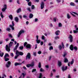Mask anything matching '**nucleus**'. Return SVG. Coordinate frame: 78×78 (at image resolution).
Here are the masks:
<instances>
[{"label":"nucleus","instance_id":"1","mask_svg":"<svg viewBox=\"0 0 78 78\" xmlns=\"http://www.w3.org/2000/svg\"><path fill=\"white\" fill-rule=\"evenodd\" d=\"M13 44V42H10L9 44V46L8 45H6L5 46V49L7 51H10V48L12 46V44Z\"/></svg>","mask_w":78,"mask_h":78},{"label":"nucleus","instance_id":"2","mask_svg":"<svg viewBox=\"0 0 78 78\" xmlns=\"http://www.w3.org/2000/svg\"><path fill=\"white\" fill-rule=\"evenodd\" d=\"M16 55H18L20 56H23V53L21 51H19L18 50H17L16 51Z\"/></svg>","mask_w":78,"mask_h":78},{"label":"nucleus","instance_id":"3","mask_svg":"<svg viewBox=\"0 0 78 78\" xmlns=\"http://www.w3.org/2000/svg\"><path fill=\"white\" fill-rule=\"evenodd\" d=\"M34 62H33L31 64H28L27 65V67L29 68V67H34Z\"/></svg>","mask_w":78,"mask_h":78},{"label":"nucleus","instance_id":"4","mask_svg":"<svg viewBox=\"0 0 78 78\" xmlns=\"http://www.w3.org/2000/svg\"><path fill=\"white\" fill-rule=\"evenodd\" d=\"M30 58H31V54H30V53H27V55L26 56V60H27L28 59H30Z\"/></svg>","mask_w":78,"mask_h":78},{"label":"nucleus","instance_id":"5","mask_svg":"<svg viewBox=\"0 0 78 78\" xmlns=\"http://www.w3.org/2000/svg\"><path fill=\"white\" fill-rule=\"evenodd\" d=\"M68 38L69 39V41L71 43L73 42V37L72 35H69Z\"/></svg>","mask_w":78,"mask_h":78},{"label":"nucleus","instance_id":"6","mask_svg":"<svg viewBox=\"0 0 78 78\" xmlns=\"http://www.w3.org/2000/svg\"><path fill=\"white\" fill-rule=\"evenodd\" d=\"M24 32H25V31H24V30H20V31L19 32L18 34L17 35L18 37H20V35L22 34V33H24Z\"/></svg>","mask_w":78,"mask_h":78},{"label":"nucleus","instance_id":"7","mask_svg":"<svg viewBox=\"0 0 78 78\" xmlns=\"http://www.w3.org/2000/svg\"><path fill=\"white\" fill-rule=\"evenodd\" d=\"M12 25H10L9 27L11 28L12 30H14V21H12Z\"/></svg>","mask_w":78,"mask_h":78},{"label":"nucleus","instance_id":"8","mask_svg":"<svg viewBox=\"0 0 78 78\" xmlns=\"http://www.w3.org/2000/svg\"><path fill=\"white\" fill-rule=\"evenodd\" d=\"M36 37L37 38V39L36 40V42L37 44H39L41 42V40H38L39 38V36L38 35H37L36 36Z\"/></svg>","mask_w":78,"mask_h":78},{"label":"nucleus","instance_id":"9","mask_svg":"<svg viewBox=\"0 0 78 78\" xmlns=\"http://www.w3.org/2000/svg\"><path fill=\"white\" fill-rule=\"evenodd\" d=\"M11 62L9 61L7 62V63L6 64V67L7 68H8L10 66V65L11 64Z\"/></svg>","mask_w":78,"mask_h":78},{"label":"nucleus","instance_id":"10","mask_svg":"<svg viewBox=\"0 0 78 78\" xmlns=\"http://www.w3.org/2000/svg\"><path fill=\"white\" fill-rule=\"evenodd\" d=\"M41 9H43L44 8V2H42L41 4Z\"/></svg>","mask_w":78,"mask_h":78},{"label":"nucleus","instance_id":"11","mask_svg":"<svg viewBox=\"0 0 78 78\" xmlns=\"http://www.w3.org/2000/svg\"><path fill=\"white\" fill-rule=\"evenodd\" d=\"M22 63L20 62H16L15 63V66H20V65H22Z\"/></svg>","mask_w":78,"mask_h":78},{"label":"nucleus","instance_id":"12","mask_svg":"<svg viewBox=\"0 0 78 78\" xmlns=\"http://www.w3.org/2000/svg\"><path fill=\"white\" fill-rule=\"evenodd\" d=\"M19 46V43H17L16 45V46L15 47L14 49V51H15V50H16L17 49V48H18V47Z\"/></svg>","mask_w":78,"mask_h":78},{"label":"nucleus","instance_id":"13","mask_svg":"<svg viewBox=\"0 0 78 78\" xmlns=\"http://www.w3.org/2000/svg\"><path fill=\"white\" fill-rule=\"evenodd\" d=\"M62 71H63V72H64V71H65V70H67V66H66L65 68H64V66H63L62 67Z\"/></svg>","mask_w":78,"mask_h":78},{"label":"nucleus","instance_id":"14","mask_svg":"<svg viewBox=\"0 0 78 78\" xmlns=\"http://www.w3.org/2000/svg\"><path fill=\"white\" fill-rule=\"evenodd\" d=\"M26 47L27 48H30L31 46V45L30 44H27L26 46Z\"/></svg>","mask_w":78,"mask_h":78},{"label":"nucleus","instance_id":"15","mask_svg":"<svg viewBox=\"0 0 78 78\" xmlns=\"http://www.w3.org/2000/svg\"><path fill=\"white\" fill-rule=\"evenodd\" d=\"M69 48L71 50H72V51H73L74 50V48H73V44H71Z\"/></svg>","mask_w":78,"mask_h":78},{"label":"nucleus","instance_id":"16","mask_svg":"<svg viewBox=\"0 0 78 78\" xmlns=\"http://www.w3.org/2000/svg\"><path fill=\"white\" fill-rule=\"evenodd\" d=\"M58 65L59 67H61L62 66V62L59 60L58 61Z\"/></svg>","mask_w":78,"mask_h":78},{"label":"nucleus","instance_id":"17","mask_svg":"<svg viewBox=\"0 0 78 78\" xmlns=\"http://www.w3.org/2000/svg\"><path fill=\"white\" fill-rule=\"evenodd\" d=\"M59 33H60V31L59 30H57L55 32V34L57 36H59Z\"/></svg>","mask_w":78,"mask_h":78},{"label":"nucleus","instance_id":"18","mask_svg":"<svg viewBox=\"0 0 78 78\" xmlns=\"http://www.w3.org/2000/svg\"><path fill=\"white\" fill-rule=\"evenodd\" d=\"M64 62H65V63H67V62H69V60H68V59H67V58H64Z\"/></svg>","mask_w":78,"mask_h":78},{"label":"nucleus","instance_id":"19","mask_svg":"<svg viewBox=\"0 0 78 78\" xmlns=\"http://www.w3.org/2000/svg\"><path fill=\"white\" fill-rule=\"evenodd\" d=\"M21 11L22 10L21 9V8H19L18 10L16 11L17 13H19L20 12H21Z\"/></svg>","mask_w":78,"mask_h":78},{"label":"nucleus","instance_id":"20","mask_svg":"<svg viewBox=\"0 0 78 78\" xmlns=\"http://www.w3.org/2000/svg\"><path fill=\"white\" fill-rule=\"evenodd\" d=\"M33 17V14L32 13H30L29 15V18L30 19H32Z\"/></svg>","mask_w":78,"mask_h":78},{"label":"nucleus","instance_id":"21","mask_svg":"<svg viewBox=\"0 0 78 78\" xmlns=\"http://www.w3.org/2000/svg\"><path fill=\"white\" fill-rule=\"evenodd\" d=\"M19 18L17 17H16L15 18V20L16 22H19Z\"/></svg>","mask_w":78,"mask_h":78},{"label":"nucleus","instance_id":"22","mask_svg":"<svg viewBox=\"0 0 78 78\" xmlns=\"http://www.w3.org/2000/svg\"><path fill=\"white\" fill-rule=\"evenodd\" d=\"M9 17L11 19V20H12V19H13V16H12V15H10L9 16Z\"/></svg>","mask_w":78,"mask_h":78},{"label":"nucleus","instance_id":"23","mask_svg":"<svg viewBox=\"0 0 78 78\" xmlns=\"http://www.w3.org/2000/svg\"><path fill=\"white\" fill-rule=\"evenodd\" d=\"M9 57V54H8V53H6L4 57V58H6V57Z\"/></svg>","mask_w":78,"mask_h":78},{"label":"nucleus","instance_id":"24","mask_svg":"<svg viewBox=\"0 0 78 78\" xmlns=\"http://www.w3.org/2000/svg\"><path fill=\"white\" fill-rule=\"evenodd\" d=\"M3 55H4V53L1 52L0 53V57H3Z\"/></svg>","mask_w":78,"mask_h":78},{"label":"nucleus","instance_id":"25","mask_svg":"<svg viewBox=\"0 0 78 78\" xmlns=\"http://www.w3.org/2000/svg\"><path fill=\"white\" fill-rule=\"evenodd\" d=\"M42 73H40V76L39 77V78H42ZM43 78H45V77H44Z\"/></svg>","mask_w":78,"mask_h":78},{"label":"nucleus","instance_id":"26","mask_svg":"<svg viewBox=\"0 0 78 78\" xmlns=\"http://www.w3.org/2000/svg\"><path fill=\"white\" fill-rule=\"evenodd\" d=\"M74 63V59H72V61L70 62L71 65H72V64H73Z\"/></svg>","mask_w":78,"mask_h":78},{"label":"nucleus","instance_id":"27","mask_svg":"<svg viewBox=\"0 0 78 78\" xmlns=\"http://www.w3.org/2000/svg\"><path fill=\"white\" fill-rule=\"evenodd\" d=\"M26 9L29 11V12H31V9H30V8L28 7Z\"/></svg>","mask_w":78,"mask_h":78},{"label":"nucleus","instance_id":"28","mask_svg":"<svg viewBox=\"0 0 78 78\" xmlns=\"http://www.w3.org/2000/svg\"><path fill=\"white\" fill-rule=\"evenodd\" d=\"M5 59V61H9V58H6V57H4Z\"/></svg>","mask_w":78,"mask_h":78},{"label":"nucleus","instance_id":"29","mask_svg":"<svg viewBox=\"0 0 78 78\" xmlns=\"http://www.w3.org/2000/svg\"><path fill=\"white\" fill-rule=\"evenodd\" d=\"M58 27H62V24L61 23H59L58 25Z\"/></svg>","mask_w":78,"mask_h":78},{"label":"nucleus","instance_id":"30","mask_svg":"<svg viewBox=\"0 0 78 78\" xmlns=\"http://www.w3.org/2000/svg\"><path fill=\"white\" fill-rule=\"evenodd\" d=\"M70 17H71V16H70L69 15V14L68 13L67 15V19H70Z\"/></svg>","mask_w":78,"mask_h":78},{"label":"nucleus","instance_id":"31","mask_svg":"<svg viewBox=\"0 0 78 78\" xmlns=\"http://www.w3.org/2000/svg\"><path fill=\"white\" fill-rule=\"evenodd\" d=\"M0 16L2 17V18H3L4 17L3 15V12H1L0 13Z\"/></svg>","mask_w":78,"mask_h":78},{"label":"nucleus","instance_id":"32","mask_svg":"<svg viewBox=\"0 0 78 78\" xmlns=\"http://www.w3.org/2000/svg\"><path fill=\"white\" fill-rule=\"evenodd\" d=\"M70 5L74 6H75V3H73V2H71L70 3Z\"/></svg>","mask_w":78,"mask_h":78},{"label":"nucleus","instance_id":"33","mask_svg":"<svg viewBox=\"0 0 78 78\" xmlns=\"http://www.w3.org/2000/svg\"><path fill=\"white\" fill-rule=\"evenodd\" d=\"M38 67L39 68H41V63L39 62L38 64Z\"/></svg>","mask_w":78,"mask_h":78},{"label":"nucleus","instance_id":"34","mask_svg":"<svg viewBox=\"0 0 78 78\" xmlns=\"http://www.w3.org/2000/svg\"><path fill=\"white\" fill-rule=\"evenodd\" d=\"M19 49L21 50H22L23 49V46H21L19 47Z\"/></svg>","mask_w":78,"mask_h":78},{"label":"nucleus","instance_id":"35","mask_svg":"<svg viewBox=\"0 0 78 78\" xmlns=\"http://www.w3.org/2000/svg\"><path fill=\"white\" fill-rule=\"evenodd\" d=\"M19 56V55L18 54L16 55L15 57V59H16Z\"/></svg>","mask_w":78,"mask_h":78},{"label":"nucleus","instance_id":"36","mask_svg":"<svg viewBox=\"0 0 78 78\" xmlns=\"http://www.w3.org/2000/svg\"><path fill=\"white\" fill-rule=\"evenodd\" d=\"M28 5L30 6H31V2H30L28 3Z\"/></svg>","mask_w":78,"mask_h":78},{"label":"nucleus","instance_id":"37","mask_svg":"<svg viewBox=\"0 0 78 78\" xmlns=\"http://www.w3.org/2000/svg\"><path fill=\"white\" fill-rule=\"evenodd\" d=\"M62 47L63 48V49H64L65 46H64V43L62 42Z\"/></svg>","mask_w":78,"mask_h":78},{"label":"nucleus","instance_id":"38","mask_svg":"<svg viewBox=\"0 0 78 78\" xmlns=\"http://www.w3.org/2000/svg\"><path fill=\"white\" fill-rule=\"evenodd\" d=\"M58 48H59V50H61L62 49V46H61V45H60L59 46Z\"/></svg>","mask_w":78,"mask_h":78},{"label":"nucleus","instance_id":"39","mask_svg":"<svg viewBox=\"0 0 78 78\" xmlns=\"http://www.w3.org/2000/svg\"><path fill=\"white\" fill-rule=\"evenodd\" d=\"M49 50H53V46H50L49 48Z\"/></svg>","mask_w":78,"mask_h":78},{"label":"nucleus","instance_id":"40","mask_svg":"<svg viewBox=\"0 0 78 78\" xmlns=\"http://www.w3.org/2000/svg\"><path fill=\"white\" fill-rule=\"evenodd\" d=\"M66 55H67V53H66V52H65L64 53V54L63 55V57H64V58H65V57H66Z\"/></svg>","mask_w":78,"mask_h":78},{"label":"nucleus","instance_id":"41","mask_svg":"<svg viewBox=\"0 0 78 78\" xmlns=\"http://www.w3.org/2000/svg\"><path fill=\"white\" fill-rule=\"evenodd\" d=\"M74 49L76 51L77 50H78V48H77L76 46H75L74 47Z\"/></svg>","mask_w":78,"mask_h":78},{"label":"nucleus","instance_id":"42","mask_svg":"<svg viewBox=\"0 0 78 78\" xmlns=\"http://www.w3.org/2000/svg\"><path fill=\"white\" fill-rule=\"evenodd\" d=\"M73 33H78V31L76 30H74L73 31Z\"/></svg>","mask_w":78,"mask_h":78},{"label":"nucleus","instance_id":"43","mask_svg":"<svg viewBox=\"0 0 78 78\" xmlns=\"http://www.w3.org/2000/svg\"><path fill=\"white\" fill-rule=\"evenodd\" d=\"M4 8H5L6 9H7V5H4Z\"/></svg>","mask_w":78,"mask_h":78},{"label":"nucleus","instance_id":"44","mask_svg":"<svg viewBox=\"0 0 78 78\" xmlns=\"http://www.w3.org/2000/svg\"><path fill=\"white\" fill-rule=\"evenodd\" d=\"M6 31H10V30H11V29L10 28H7L6 29Z\"/></svg>","mask_w":78,"mask_h":78},{"label":"nucleus","instance_id":"45","mask_svg":"<svg viewBox=\"0 0 78 78\" xmlns=\"http://www.w3.org/2000/svg\"><path fill=\"white\" fill-rule=\"evenodd\" d=\"M72 13H73V14H75V15H76V16H78V14L74 12H72Z\"/></svg>","mask_w":78,"mask_h":78},{"label":"nucleus","instance_id":"46","mask_svg":"<svg viewBox=\"0 0 78 78\" xmlns=\"http://www.w3.org/2000/svg\"><path fill=\"white\" fill-rule=\"evenodd\" d=\"M41 39H42L43 40H44V39H45V37L43 35L41 37Z\"/></svg>","mask_w":78,"mask_h":78},{"label":"nucleus","instance_id":"47","mask_svg":"<svg viewBox=\"0 0 78 78\" xmlns=\"http://www.w3.org/2000/svg\"><path fill=\"white\" fill-rule=\"evenodd\" d=\"M27 42H25L24 43V47H25V46H26L27 45Z\"/></svg>","mask_w":78,"mask_h":78},{"label":"nucleus","instance_id":"48","mask_svg":"<svg viewBox=\"0 0 78 78\" xmlns=\"http://www.w3.org/2000/svg\"><path fill=\"white\" fill-rule=\"evenodd\" d=\"M40 72H44V70H43V69H42V68H41L40 69Z\"/></svg>","mask_w":78,"mask_h":78},{"label":"nucleus","instance_id":"49","mask_svg":"<svg viewBox=\"0 0 78 78\" xmlns=\"http://www.w3.org/2000/svg\"><path fill=\"white\" fill-rule=\"evenodd\" d=\"M6 9H5V8H3L2 9V12H4V11H5V10H6Z\"/></svg>","mask_w":78,"mask_h":78},{"label":"nucleus","instance_id":"50","mask_svg":"<svg viewBox=\"0 0 78 78\" xmlns=\"http://www.w3.org/2000/svg\"><path fill=\"white\" fill-rule=\"evenodd\" d=\"M31 8H32V9H34V5H32Z\"/></svg>","mask_w":78,"mask_h":78},{"label":"nucleus","instance_id":"51","mask_svg":"<svg viewBox=\"0 0 78 78\" xmlns=\"http://www.w3.org/2000/svg\"><path fill=\"white\" fill-rule=\"evenodd\" d=\"M9 36L10 37H11V38H12V35H11L10 34H9Z\"/></svg>","mask_w":78,"mask_h":78},{"label":"nucleus","instance_id":"52","mask_svg":"<svg viewBox=\"0 0 78 78\" xmlns=\"http://www.w3.org/2000/svg\"><path fill=\"white\" fill-rule=\"evenodd\" d=\"M36 69H33L32 71V72H36Z\"/></svg>","mask_w":78,"mask_h":78},{"label":"nucleus","instance_id":"53","mask_svg":"<svg viewBox=\"0 0 78 78\" xmlns=\"http://www.w3.org/2000/svg\"><path fill=\"white\" fill-rule=\"evenodd\" d=\"M59 39L58 36H57L55 37V39Z\"/></svg>","mask_w":78,"mask_h":78},{"label":"nucleus","instance_id":"54","mask_svg":"<svg viewBox=\"0 0 78 78\" xmlns=\"http://www.w3.org/2000/svg\"><path fill=\"white\" fill-rule=\"evenodd\" d=\"M23 18H27V16L25 15H23Z\"/></svg>","mask_w":78,"mask_h":78},{"label":"nucleus","instance_id":"55","mask_svg":"<svg viewBox=\"0 0 78 78\" xmlns=\"http://www.w3.org/2000/svg\"><path fill=\"white\" fill-rule=\"evenodd\" d=\"M33 55L34 56H36V52H33Z\"/></svg>","mask_w":78,"mask_h":78},{"label":"nucleus","instance_id":"56","mask_svg":"<svg viewBox=\"0 0 78 78\" xmlns=\"http://www.w3.org/2000/svg\"><path fill=\"white\" fill-rule=\"evenodd\" d=\"M37 21H38V19H37V18H36L35 19V22H37Z\"/></svg>","mask_w":78,"mask_h":78},{"label":"nucleus","instance_id":"57","mask_svg":"<svg viewBox=\"0 0 78 78\" xmlns=\"http://www.w3.org/2000/svg\"><path fill=\"white\" fill-rule=\"evenodd\" d=\"M41 45H43V44H44V42L43 41H41L40 43Z\"/></svg>","mask_w":78,"mask_h":78},{"label":"nucleus","instance_id":"58","mask_svg":"<svg viewBox=\"0 0 78 78\" xmlns=\"http://www.w3.org/2000/svg\"><path fill=\"white\" fill-rule=\"evenodd\" d=\"M42 53V52L41 51H39L38 52V54H39V55H40V54H41Z\"/></svg>","mask_w":78,"mask_h":78},{"label":"nucleus","instance_id":"59","mask_svg":"<svg viewBox=\"0 0 78 78\" xmlns=\"http://www.w3.org/2000/svg\"><path fill=\"white\" fill-rule=\"evenodd\" d=\"M45 67L46 69H48V68H49V66H48V65H46Z\"/></svg>","mask_w":78,"mask_h":78},{"label":"nucleus","instance_id":"60","mask_svg":"<svg viewBox=\"0 0 78 78\" xmlns=\"http://www.w3.org/2000/svg\"><path fill=\"white\" fill-rule=\"evenodd\" d=\"M5 41L6 42H8V41H9V38H7L5 39Z\"/></svg>","mask_w":78,"mask_h":78},{"label":"nucleus","instance_id":"61","mask_svg":"<svg viewBox=\"0 0 78 78\" xmlns=\"http://www.w3.org/2000/svg\"><path fill=\"white\" fill-rule=\"evenodd\" d=\"M71 14L73 16V17H76V16L75 15H74L72 13H71Z\"/></svg>","mask_w":78,"mask_h":78},{"label":"nucleus","instance_id":"62","mask_svg":"<svg viewBox=\"0 0 78 78\" xmlns=\"http://www.w3.org/2000/svg\"><path fill=\"white\" fill-rule=\"evenodd\" d=\"M10 55L12 57H13V56H14V54H13V53H11L10 54Z\"/></svg>","mask_w":78,"mask_h":78},{"label":"nucleus","instance_id":"63","mask_svg":"<svg viewBox=\"0 0 78 78\" xmlns=\"http://www.w3.org/2000/svg\"><path fill=\"white\" fill-rule=\"evenodd\" d=\"M17 2L18 4H19V5L20 4V3L19 2V0H17Z\"/></svg>","mask_w":78,"mask_h":78},{"label":"nucleus","instance_id":"64","mask_svg":"<svg viewBox=\"0 0 78 78\" xmlns=\"http://www.w3.org/2000/svg\"><path fill=\"white\" fill-rule=\"evenodd\" d=\"M68 78H71V76H70V74L68 75Z\"/></svg>","mask_w":78,"mask_h":78}]
</instances>
